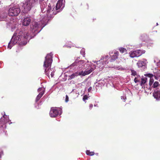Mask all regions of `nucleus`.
Masks as SVG:
<instances>
[{"label":"nucleus","instance_id":"obj_5","mask_svg":"<svg viewBox=\"0 0 160 160\" xmlns=\"http://www.w3.org/2000/svg\"><path fill=\"white\" fill-rule=\"evenodd\" d=\"M40 8L42 15H44L47 18L49 17V13L51 12L52 9L51 8L50 4H49L48 6L47 4L45 1H41L40 2Z\"/></svg>","mask_w":160,"mask_h":160},{"label":"nucleus","instance_id":"obj_2","mask_svg":"<svg viewBox=\"0 0 160 160\" xmlns=\"http://www.w3.org/2000/svg\"><path fill=\"white\" fill-rule=\"evenodd\" d=\"M41 18L40 21L38 22H34L30 25V30L34 34V36L38 33L42 29L43 27L45 26L48 22V18L44 15L40 14Z\"/></svg>","mask_w":160,"mask_h":160},{"label":"nucleus","instance_id":"obj_18","mask_svg":"<svg viewBox=\"0 0 160 160\" xmlns=\"http://www.w3.org/2000/svg\"><path fill=\"white\" fill-rule=\"evenodd\" d=\"M78 76V73L77 72L74 73H73L72 75L69 76V78L68 79V80H71Z\"/></svg>","mask_w":160,"mask_h":160},{"label":"nucleus","instance_id":"obj_29","mask_svg":"<svg viewBox=\"0 0 160 160\" xmlns=\"http://www.w3.org/2000/svg\"><path fill=\"white\" fill-rule=\"evenodd\" d=\"M43 90H44V89H43V88H39L38 90V92H40L41 91V92Z\"/></svg>","mask_w":160,"mask_h":160},{"label":"nucleus","instance_id":"obj_1","mask_svg":"<svg viewBox=\"0 0 160 160\" xmlns=\"http://www.w3.org/2000/svg\"><path fill=\"white\" fill-rule=\"evenodd\" d=\"M31 38L26 31L23 32L21 31L18 34L14 33L12 37L11 41L8 43V48L10 49L12 46L17 43L18 41H21L20 44L23 45H25L28 42Z\"/></svg>","mask_w":160,"mask_h":160},{"label":"nucleus","instance_id":"obj_9","mask_svg":"<svg viewBox=\"0 0 160 160\" xmlns=\"http://www.w3.org/2000/svg\"><path fill=\"white\" fill-rule=\"evenodd\" d=\"M58 114V110L53 108H51L50 112V115L51 117H56Z\"/></svg>","mask_w":160,"mask_h":160},{"label":"nucleus","instance_id":"obj_25","mask_svg":"<svg viewBox=\"0 0 160 160\" xmlns=\"http://www.w3.org/2000/svg\"><path fill=\"white\" fill-rule=\"evenodd\" d=\"M77 72L78 73V76L81 75L83 76H85V74L84 73V71L83 72V71H82L79 72Z\"/></svg>","mask_w":160,"mask_h":160},{"label":"nucleus","instance_id":"obj_12","mask_svg":"<svg viewBox=\"0 0 160 160\" xmlns=\"http://www.w3.org/2000/svg\"><path fill=\"white\" fill-rule=\"evenodd\" d=\"M153 97L158 100H160V91L156 89L153 93Z\"/></svg>","mask_w":160,"mask_h":160},{"label":"nucleus","instance_id":"obj_8","mask_svg":"<svg viewBox=\"0 0 160 160\" xmlns=\"http://www.w3.org/2000/svg\"><path fill=\"white\" fill-rule=\"evenodd\" d=\"M147 63V60L145 59H143L142 60L139 61L137 62V64L139 68L143 67L144 69H145L146 68V65Z\"/></svg>","mask_w":160,"mask_h":160},{"label":"nucleus","instance_id":"obj_13","mask_svg":"<svg viewBox=\"0 0 160 160\" xmlns=\"http://www.w3.org/2000/svg\"><path fill=\"white\" fill-rule=\"evenodd\" d=\"M84 62V61L83 60H80L79 61H77V60H76V61L73 62L72 65V66H74L75 65L79 66Z\"/></svg>","mask_w":160,"mask_h":160},{"label":"nucleus","instance_id":"obj_34","mask_svg":"<svg viewBox=\"0 0 160 160\" xmlns=\"http://www.w3.org/2000/svg\"><path fill=\"white\" fill-rule=\"evenodd\" d=\"M93 107V105L91 104L89 105V108H90L91 109L92 107Z\"/></svg>","mask_w":160,"mask_h":160},{"label":"nucleus","instance_id":"obj_21","mask_svg":"<svg viewBox=\"0 0 160 160\" xmlns=\"http://www.w3.org/2000/svg\"><path fill=\"white\" fill-rule=\"evenodd\" d=\"M119 50L122 53H126L127 50L124 48H119Z\"/></svg>","mask_w":160,"mask_h":160},{"label":"nucleus","instance_id":"obj_23","mask_svg":"<svg viewBox=\"0 0 160 160\" xmlns=\"http://www.w3.org/2000/svg\"><path fill=\"white\" fill-rule=\"evenodd\" d=\"M118 57V56H117V55L114 54L112 57V58L111 59V61L112 62L113 61L116 60L117 58Z\"/></svg>","mask_w":160,"mask_h":160},{"label":"nucleus","instance_id":"obj_38","mask_svg":"<svg viewBox=\"0 0 160 160\" xmlns=\"http://www.w3.org/2000/svg\"><path fill=\"white\" fill-rule=\"evenodd\" d=\"M3 18H2V19H0V20H3Z\"/></svg>","mask_w":160,"mask_h":160},{"label":"nucleus","instance_id":"obj_24","mask_svg":"<svg viewBox=\"0 0 160 160\" xmlns=\"http://www.w3.org/2000/svg\"><path fill=\"white\" fill-rule=\"evenodd\" d=\"M86 153L87 155L89 156H92L94 154V152H90L89 150H87Z\"/></svg>","mask_w":160,"mask_h":160},{"label":"nucleus","instance_id":"obj_19","mask_svg":"<svg viewBox=\"0 0 160 160\" xmlns=\"http://www.w3.org/2000/svg\"><path fill=\"white\" fill-rule=\"evenodd\" d=\"M147 78L146 77H142L141 79L140 84L141 86H143L146 82Z\"/></svg>","mask_w":160,"mask_h":160},{"label":"nucleus","instance_id":"obj_11","mask_svg":"<svg viewBox=\"0 0 160 160\" xmlns=\"http://www.w3.org/2000/svg\"><path fill=\"white\" fill-rule=\"evenodd\" d=\"M108 55L106 56L105 57L104 56H103L102 57V58H101L100 60L99 61H97L98 62H101L102 63V64H106L107 63H108V62L107 61V60L108 59Z\"/></svg>","mask_w":160,"mask_h":160},{"label":"nucleus","instance_id":"obj_35","mask_svg":"<svg viewBox=\"0 0 160 160\" xmlns=\"http://www.w3.org/2000/svg\"><path fill=\"white\" fill-rule=\"evenodd\" d=\"M152 84V82L151 80H150L149 84L150 86H151Z\"/></svg>","mask_w":160,"mask_h":160},{"label":"nucleus","instance_id":"obj_39","mask_svg":"<svg viewBox=\"0 0 160 160\" xmlns=\"http://www.w3.org/2000/svg\"><path fill=\"white\" fill-rule=\"evenodd\" d=\"M156 25L157 26L158 25V23H157Z\"/></svg>","mask_w":160,"mask_h":160},{"label":"nucleus","instance_id":"obj_20","mask_svg":"<svg viewBox=\"0 0 160 160\" xmlns=\"http://www.w3.org/2000/svg\"><path fill=\"white\" fill-rule=\"evenodd\" d=\"M129 54L130 57L132 58H133L135 57H138L136 54V53L135 51H133L132 52H131L129 53Z\"/></svg>","mask_w":160,"mask_h":160},{"label":"nucleus","instance_id":"obj_33","mask_svg":"<svg viewBox=\"0 0 160 160\" xmlns=\"http://www.w3.org/2000/svg\"><path fill=\"white\" fill-rule=\"evenodd\" d=\"M114 54H115L116 55H117V56H118V51H116L114 52Z\"/></svg>","mask_w":160,"mask_h":160},{"label":"nucleus","instance_id":"obj_28","mask_svg":"<svg viewBox=\"0 0 160 160\" xmlns=\"http://www.w3.org/2000/svg\"><path fill=\"white\" fill-rule=\"evenodd\" d=\"M88 98V97L87 95H84L82 98V100L84 101H85Z\"/></svg>","mask_w":160,"mask_h":160},{"label":"nucleus","instance_id":"obj_26","mask_svg":"<svg viewBox=\"0 0 160 160\" xmlns=\"http://www.w3.org/2000/svg\"><path fill=\"white\" fill-rule=\"evenodd\" d=\"M131 72L132 73L131 75H132L135 76V75H136L137 74V73L136 72L133 70H131Z\"/></svg>","mask_w":160,"mask_h":160},{"label":"nucleus","instance_id":"obj_37","mask_svg":"<svg viewBox=\"0 0 160 160\" xmlns=\"http://www.w3.org/2000/svg\"><path fill=\"white\" fill-rule=\"evenodd\" d=\"M122 98H123V99H124V98L123 97L121 96V99H122Z\"/></svg>","mask_w":160,"mask_h":160},{"label":"nucleus","instance_id":"obj_15","mask_svg":"<svg viewBox=\"0 0 160 160\" xmlns=\"http://www.w3.org/2000/svg\"><path fill=\"white\" fill-rule=\"evenodd\" d=\"M62 0H59L56 6V10L59 9L61 7L62 5Z\"/></svg>","mask_w":160,"mask_h":160},{"label":"nucleus","instance_id":"obj_4","mask_svg":"<svg viewBox=\"0 0 160 160\" xmlns=\"http://www.w3.org/2000/svg\"><path fill=\"white\" fill-rule=\"evenodd\" d=\"M38 3V0H27L21 3L20 5L23 13H26L30 11L33 7Z\"/></svg>","mask_w":160,"mask_h":160},{"label":"nucleus","instance_id":"obj_17","mask_svg":"<svg viewBox=\"0 0 160 160\" xmlns=\"http://www.w3.org/2000/svg\"><path fill=\"white\" fill-rule=\"evenodd\" d=\"M138 57L141 56L142 54L144 53L145 51L144 50H140L135 51Z\"/></svg>","mask_w":160,"mask_h":160},{"label":"nucleus","instance_id":"obj_31","mask_svg":"<svg viewBox=\"0 0 160 160\" xmlns=\"http://www.w3.org/2000/svg\"><path fill=\"white\" fill-rule=\"evenodd\" d=\"M134 81L135 83H137L139 81L137 79V78H135L134 79Z\"/></svg>","mask_w":160,"mask_h":160},{"label":"nucleus","instance_id":"obj_6","mask_svg":"<svg viewBox=\"0 0 160 160\" xmlns=\"http://www.w3.org/2000/svg\"><path fill=\"white\" fill-rule=\"evenodd\" d=\"M20 8L18 6L10 7L8 10V14L10 16H18L21 12Z\"/></svg>","mask_w":160,"mask_h":160},{"label":"nucleus","instance_id":"obj_32","mask_svg":"<svg viewBox=\"0 0 160 160\" xmlns=\"http://www.w3.org/2000/svg\"><path fill=\"white\" fill-rule=\"evenodd\" d=\"M92 87H90L88 89V92H90L92 89Z\"/></svg>","mask_w":160,"mask_h":160},{"label":"nucleus","instance_id":"obj_16","mask_svg":"<svg viewBox=\"0 0 160 160\" xmlns=\"http://www.w3.org/2000/svg\"><path fill=\"white\" fill-rule=\"evenodd\" d=\"M44 93V90H43L41 92H40L39 94L37 96L36 99V102H38L40 98L42 97Z\"/></svg>","mask_w":160,"mask_h":160},{"label":"nucleus","instance_id":"obj_7","mask_svg":"<svg viewBox=\"0 0 160 160\" xmlns=\"http://www.w3.org/2000/svg\"><path fill=\"white\" fill-rule=\"evenodd\" d=\"M154 75L152 74L149 73L147 74L148 76L151 77L154 76L155 79L160 81V70H155L154 72Z\"/></svg>","mask_w":160,"mask_h":160},{"label":"nucleus","instance_id":"obj_27","mask_svg":"<svg viewBox=\"0 0 160 160\" xmlns=\"http://www.w3.org/2000/svg\"><path fill=\"white\" fill-rule=\"evenodd\" d=\"M81 54L83 55L84 57V55L85 54V50L84 48H82L81 51L80 52Z\"/></svg>","mask_w":160,"mask_h":160},{"label":"nucleus","instance_id":"obj_22","mask_svg":"<svg viewBox=\"0 0 160 160\" xmlns=\"http://www.w3.org/2000/svg\"><path fill=\"white\" fill-rule=\"evenodd\" d=\"M159 85V83L157 81H155L152 84V87L153 88H156Z\"/></svg>","mask_w":160,"mask_h":160},{"label":"nucleus","instance_id":"obj_3","mask_svg":"<svg viewBox=\"0 0 160 160\" xmlns=\"http://www.w3.org/2000/svg\"><path fill=\"white\" fill-rule=\"evenodd\" d=\"M52 53L48 54L45 58V60L44 62L43 67L45 68V72L49 78V74L51 73V77H53L54 75L55 70L53 68H51V64L52 62Z\"/></svg>","mask_w":160,"mask_h":160},{"label":"nucleus","instance_id":"obj_36","mask_svg":"<svg viewBox=\"0 0 160 160\" xmlns=\"http://www.w3.org/2000/svg\"><path fill=\"white\" fill-rule=\"evenodd\" d=\"M5 117H6V115L5 114H4V115H3V117L5 118Z\"/></svg>","mask_w":160,"mask_h":160},{"label":"nucleus","instance_id":"obj_14","mask_svg":"<svg viewBox=\"0 0 160 160\" xmlns=\"http://www.w3.org/2000/svg\"><path fill=\"white\" fill-rule=\"evenodd\" d=\"M95 65H93V67L94 66V68H92L90 69H87L85 70L84 73L85 74V75L90 74L93 70H94V69L95 68Z\"/></svg>","mask_w":160,"mask_h":160},{"label":"nucleus","instance_id":"obj_10","mask_svg":"<svg viewBox=\"0 0 160 160\" xmlns=\"http://www.w3.org/2000/svg\"><path fill=\"white\" fill-rule=\"evenodd\" d=\"M31 22V17L29 16H28L23 19L22 22V25L24 26H28L29 24Z\"/></svg>","mask_w":160,"mask_h":160},{"label":"nucleus","instance_id":"obj_30","mask_svg":"<svg viewBox=\"0 0 160 160\" xmlns=\"http://www.w3.org/2000/svg\"><path fill=\"white\" fill-rule=\"evenodd\" d=\"M69 100V98L68 95H67L66 96V99H65V102H68Z\"/></svg>","mask_w":160,"mask_h":160}]
</instances>
